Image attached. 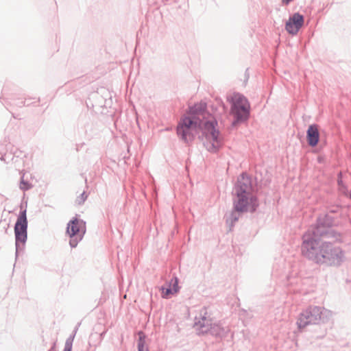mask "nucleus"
I'll use <instances>...</instances> for the list:
<instances>
[{
	"mask_svg": "<svg viewBox=\"0 0 351 351\" xmlns=\"http://www.w3.org/2000/svg\"><path fill=\"white\" fill-rule=\"evenodd\" d=\"M330 217L319 219L317 225L312 230H308L303 236L302 252L308 258L322 264L339 265L345 258L342 250L328 242L319 239L322 238H336L337 233L329 228Z\"/></svg>",
	"mask_w": 351,
	"mask_h": 351,
	"instance_id": "f257e3e1",
	"label": "nucleus"
},
{
	"mask_svg": "<svg viewBox=\"0 0 351 351\" xmlns=\"http://www.w3.org/2000/svg\"><path fill=\"white\" fill-rule=\"evenodd\" d=\"M208 116L205 104H195L190 107L189 115L179 123L177 133L184 142L188 143L202 130L204 147L208 152L216 153L222 147L223 138L216 128V121L213 119L206 120Z\"/></svg>",
	"mask_w": 351,
	"mask_h": 351,
	"instance_id": "f03ea898",
	"label": "nucleus"
},
{
	"mask_svg": "<svg viewBox=\"0 0 351 351\" xmlns=\"http://www.w3.org/2000/svg\"><path fill=\"white\" fill-rule=\"evenodd\" d=\"M234 208L241 213L254 212L258 206L256 197L253 193L251 179L242 174L237 180L233 190Z\"/></svg>",
	"mask_w": 351,
	"mask_h": 351,
	"instance_id": "7ed1b4c3",
	"label": "nucleus"
},
{
	"mask_svg": "<svg viewBox=\"0 0 351 351\" xmlns=\"http://www.w3.org/2000/svg\"><path fill=\"white\" fill-rule=\"evenodd\" d=\"M332 315L330 311L319 306H310L301 313L297 320L299 329L302 330L310 324L327 322Z\"/></svg>",
	"mask_w": 351,
	"mask_h": 351,
	"instance_id": "20e7f679",
	"label": "nucleus"
},
{
	"mask_svg": "<svg viewBox=\"0 0 351 351\" xmlns=\"http://www.w3.org/2000/svg\"><path fill=\"white\" fill-rule=\"evenodd\" d=\"M231 103L230 112L235 118V122L243 121L249 117L250 104L247 99L239 93H233L227 97Z\"/></svg>",
	"mask_w": 351,
	"mask_h": 351,
	"instance_id": "39448f33",
	"label": "nucleus"
},
{
	"mask_svg": "<svg viewBox=\"0 0 351 351\" xmlns=\"http://www.w3.org/2000/svg\"><path fill=\"white\" fill-rule=\"evenodd\" d=\"M86 231V222L78 218H73L67 223L66 234L70 237L69 245L75 247L83 239Z\"/></svg>",
	"mask_w": 351,
	"mask_h": 351,
	"instance_id": "423d86ee",
	"label": "nucleus"
},
{
	"mask_svg": "<svg viewBox=\"0 0 351 351\" xmlns=\"http://www.w3.org/2000/svg\"><path fill=\"white\" fill-rule=\"evenodd\" d=\"M27 220L26 210L21 212L14 226L16 252L21 250L27 238Z\"/></svg>",
	"mask_w": 351,
	"mask_h": 351,
	"instance_id": "0eeeda50",
	"label": "nucleus"
},
{
	"mask_svg": "<svg viewBox=\"0 0 351 351\" xmlns=\"http://www.w3.org/2000/svg\"><path fill=\"white\" fill-rule=\"evenodd\" d=\"M213 320L208 316L204 308L201 312L199 317L195 318L194 327L199 334H208L213 324Z\"/></svg>",
	"mask_w": 351,
	"mask_h": 351,
	"instance_id": "6e6552de",
	"label": "nucleus"
},
{
	"mask_svg": "<svg viewBox=\"0 0 351 351\" xmlns=\"http://www.w3.org/2000/svg\"><path fill=\"white\" fill-rule=\"evenodd\" d=\"M304 23V17L299 13H294L287 21L285 29L292 35H295Z\"/></svg>",
	"mask_w": 351,
	"mask_h": 351,
	"instance_id": "1a4fd4ad",
	"label": "nucleus"
},
{
	"mask_svg": "<svg viewBox=\"0 0 351 351\" xmlns=\"http://www.w3.org/2000/svg\"><path fill=\"white\" fill-rule=\"evenodd\" d=\"M306 137L308 143L311 147H314L317 144L319 141V134L317 125L313 124L309 125L307 130Z\"/></svg>",
	"mask_w": 351,
	"mask_h": 351,
	"instance_id": "9d476101",
	"label": "nucleus"
},
{
	"mask_svg": "<svg viewBox=\"0 0 351 351\" xmlns=\"http://www.w3.org/2000/svg\"><path fill=\"white\" fill-rule=\"evenodd\" d=\"M229 332L230 329L228 327H223L219 323L213 322L208 333L213 336L223 338L226 337Z\"/></svg>",
	"mask_w": 351,
	"mask_h": 351,
	"instance_id": "9b49d317",
	"label": "nucleus"
},
{
	"mask_svg": "<svg viewBox=\"0 0 351 351\" xmlns=\"http://www.w3.org/2000/svg\"><path fill=\"white\" fill-rule=\"evenodd\" d=\"M239 212L237 211L235 209L232 211L226 218V221L228 223H230L231 226L236 222L239 218Z\"/></svg>",
	"mask_w": 351,
	"mask_h": 351,
	"instance_id": "f8f14e48",
	"label": "nucleus"
},
{
	"mask_svg": "<svg viewBox=\"0 0 351 351\" xmlns=\"http://www.w3.org/2000/svg\"><path fill=\"white\" fill-rule=\"evenodd\" d=\"M162 295L163 298H168L170 295H173L176 293V291H173V289L171 286H167V287H162L161 288Z\"/></svg>",
	"mask_w": 351,
	"mask_h": 351,
	"instance_id": "ddd939ff",
	"label": "nucleus"
},
{
	"mask_svg": "<svg viewBox=\"0 0 351 351\" xmlns=\"http://www.w3.org/2000/svg\"><path fill=\"white\" fill-rule=\"evenodd\" d=\"M138 351H149L148 347L145 344V338L141 336H140L139 340L138 342Z\"/></svg>",
	"mask_w": 351,
	"mask_h": 351,
	"instance_id": "4468645a",
	"label": "nucleus"
},
{
	"mask_svg": "<svg viewBox=\"0 0 351 351\" xmlns=\"http://www.w3.org/2000/svg\"><path fill=\"white\" fill-rule=\"evenodd\" d=\"M75 335L70 336L65 342L64 348L63 351H71L73 346V341L74 339Z\"/></svg>",
	"mask_w": 351,
	"mask_h": 351,
	"instance_id": "2eb2a0df",
	"label": "nucleus"
},
{
	"mask_svg": "<svg viewBox=\"0 0 351 351\" xmlns=\"http://www.w3.org/2000/svg\"><path fill=\"white\" fill-rule=\"evenodd\" d=\"M169 286H171V287L173 289V291H176L177 293L179 291L178 278H173L169 282Z\"/></svg>",
	"mask_w": 351,
	"mask_h": 351,
	"instance_id": "dca6fc26",
	"label": "nucleus"
},
{
	"mask_svg": "<svg viewBox=\"0 0 351 351\" xmlns=\"http://www.w3.org/2000/svg\"><path fill=\"white\" fill-rule=\"evenodd\" d=\"M87 195H86L85 192H83L76 199V202L78 204H82L86 199Z\"/></svg>",
	"mask_w": 351,
	"mask_h": 351,
	"instance_id": "f3484780",
	"label": "nucleus"
},
{
	"mask_svg": "<svg viewBox=\"0 0 351 351\" xmlns=\"http://www.w3.org/2000/svg\"><path fill=\"white\" fill-rule=\"evenodd\" d=\"M30 184L27 182H25L23 179H22L20 183V189L23 191H26L30 189Z\"/></svg>",
	"mask_w": 351,
	"mask_h": 351,
	"instance_id": "a211bd4d",
	"label": "nucleus"
},
{
	"mask_svg": "<svg viewBox=\"0 0 351 351\" xmlns=\"http://www.w3.org/2000/svg\"><path fill=\"white\" fill-rule=\"evenodd\" d=\"M338 184H339V189H340V191H341L342 193H343L346 194V189H345V186L343 185V184H342V180H341V179H339V180H338Z\"/></svg>",
	"mask_w": 351,
	"mask_h": 351,
	"instance_id": "6ab92c4d",
	"label": "nucleus"
}]
</instances>
